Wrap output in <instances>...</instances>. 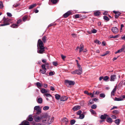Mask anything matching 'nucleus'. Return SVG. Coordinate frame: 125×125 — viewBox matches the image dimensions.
I'll list each match as a JSON object with an SVG mask.
<instances>
[{
  "instance_id": "nucleus-44",
  "label": "nucleus",
  "mask_w": 125,
  "mask_h": 125,
  "mask_svg": "<svg viewBox=\"0 0 125 125\" xmlns=\"http://www.w3.org/2000/svg\"><path fill=\"white\" fill-rule=\"evenodd\" d=\"M94 42L98 44H100L101 43V42H100V41L97 40H95V41H94Z\"/></svg>"
},
{
  "instance_id": "nucleus-28",
  "label": "nucleus",
  "mask_w": 125,
  "mask_h": 125,
  "mask_svg": "<svg viewBox=\"0 0 125 125\" xmlns=\"http://www.w3.org/2000/svg\"><path fill=\"white\" fill-rule=\"evenodd\" d=\"M36 6V4H34L32 5L29 6V9H31L33 8V7H34Z\"/></svg>"
},
{
  "instance_id": "nucleus-60",
  "label": "nucleus",
  "mask_w": 125,
  "mask_h": 125,
  "mask_svg": "<svg viewBox=\"0 0 125 125\" xmlns=\"http://www.w3.org/2000/svg\"><path fill=\"white\" fill-rule=\"evenodd\" d=\"M79 14H76L75 15L74 17L75 18H79Z\"/></svg>"
},
{
  "instance_id": "nucleus-18",
  "label": "nucleus",
  "mask_w": 125,
  "mask_h": 125,
  "mask_svg": "<svg viewBox=\"0 0 125 125\" xmlns=\"http://www.w3.org/2000/svg\"><path fill=\"white\" fill-rule=\"evenodd\" d=\"M37 102L39 104H41L42 102V98H38L37 100Z\"/></svg>"
},
{
  "instance_id": "nucleus-42",
  "label": "nucleus",
  "mask_w": 125,
  "mask_h": 125,
  "mask_svg": "<svg viewBox=\"0 0 125 125\" xmlns=\"http://www.w3.org/2000/svg\"><path fill=\"white\" fill-rule=\"evenodd\" d=\"M44 95L46 97H52V96L50 94H44Z\"/></svg>"
},
{
  "instance_id": "nucleus-12",
  "label": "nucleus",
  "mask_w": 125,
  "mask_h": 125,
  "mask_svg": "<svg viewBox=\"0 0 125 125\" xmlns=\"http://www.w3.org/2000/svg\"><path fill=\"white\" fill-rule=\"evenodd\" d=\"M27 120L31 122L33 121V119L31 115H29L27 118Z\"/></svg>"
},
{
  "instance_id": "nucleus-8",
  "label": "nucleus",
  "mask_w": 125,
  "mask_h": 125,
  "mask_svg": "<svg viewBox=\"0 0 125 125\" xmlns=\"http://www.w3.org/2000/svg\"><path fill=\"white\" fill-rule=\"evenodd\" d=\"M108 115L107 114H104L103 115H102L100 117V118L102 120H104L107 117H108Z\"/></svg>"
},
{
  "instance_id": "nucleus-25",
  "label": "nucleus",
  "mask_w": 125,
  "mask_h": 125,
  "mask_svg": "<svg viewBox=\"0 0 125 125\" xmlns=\"http://www.w3.org/2000/svg\"><path fill=\"white\" fill-rule=\"evenodd\" d=\"M125 48V46L124 45L120 49L118 50V52L119 51V53L122 52Z\"/></svg>"
},
{
  "instance_id": "nucleus-10",
  "label": "nucleus",
  "mask_w": 125,
  "mask_h": 125,
  "mask_svg": "<svg viewBox=\"0 0 125 125\" xmlns=\"http://www.w3.org/2000/svg\"><path fill=\"white\" fill-rule=\"evenodd\" d=\"M71 13V12L68 11L63 14V17L65 18H67L70 14Z\"/></svg>"
},
{
  "instance_id": "nucleus-14",
  "label": "nucleus",
  "mask_w": 125,
  "mask_h": 125,
  "mask_svg": "<svg viewBox=\"0 0 125 125\" xmlns=\"http://www.w3.org/2000/svg\"><path fill=\"white\" fill-rule=\"evenodd\" d=\"M101 13L99 10H97L94 13V15L96 16H98L100 15Z\"/></svg>"
},
{
  "instance_id": "nucleus-22",
  "label": "nucleus",
  "mask_w": 125,
  "mask_h": 125,
  "mask_svg": "<svg viewBox=\"0 0 125 125\" xmlns=\"http://www.w3.org/2000/svg\"><path fill=\"white\" fill-rule=\"evenodd\" d=\"M80 47L79 48V52H81L82 51H83V45L82 44H81L80 45Z\"/></svg>"
},
{
  "instance_id": "nucleus-43",
  "label": "nucleus",
  "mask_w": 125,
  "mask_h": 125,
  "mask_svg": "<svg viewBox=\"0 0 125 125\" xmlns=\"http://www.w3.org/2000/svg\"><path fill=\"white\" fill-rule=\"evenodd\" d=\"M102 79H103V80L105 82H107L109 81V79H99V80L100 81H101Z\"/></svg>"
},
{
  "instance_id": "nucleus-27",
  "label": "nucleus",
  "mask_w": 125,
  "mask_h": 125,
  "mask_svg": "<svg viewBox=\"0 0 125 125\" xmlns=\"http://www.w3.org/2000/svg\"><path fill=\"white\" fill-rule=\"evenodd\" d=\"M36 85L37 87L39 88V87H41L42 86V84L39 82H37L36 83Z\"/></svg>"
},
{
  "instance_id": "nucleus-11",
  "label": "nucleus",
  "mask_w": 125,
  "mask_h": 125,
  "mask_svg": "<svg viewBox=\"0 0 125 125\" xmlns=\"http://www.w3.org/2000/svg\"><path fill=\"white\" fill-rule=\"evenodd\" d=\"M80 109V106H74L73 108V109L74 111H76L79 110Z\"/></svg>"
},
{
  "instance_id": "nucleus-3",
  "label": "nucleus",
  "mask_w": 125,
  "mask_h": 125,
  "mask_svg": "<svg viewBox=\"0 0 125 125\" xmlns=\"http://www.w3.org/2000/svg\"><path fill=\"white\" fill-rule=\"evenodd\" d=\"M64 82L66 85L68 87H70L71 86L75 84L74 81L68 80H65Z\"/></svg>"
},
{
  "instance_id": "nucleus-9",
  "label": "nucleus",
  "mask_w": 125,
  "mask_h": 125,
  "mask_svg": "<svg viewBox=\"0 0 125 125\" xmlns=\"http://www.w3.org/2000/svg\"><path fill=\"white\" fill-rule=\"evenodd\" d=\"M68 98L65 96H63L61 97L60 98V100L61 101H64L67 100Z\"/></svg>"
},
{
  "instance_id": "nucleus-64",
  "label": "nucleus",
  "mask_w": 125,
  "mask_h": 125,
  "mask_svg": "<svg viewBox=\"0 0 125 125\" xmlns=\"http://www.w3.org/2000/svg\"><path fill=\"white\" fill-rule=\"evenodd\" d=\"M33 125H42V123H38L35 124Z\"/></svg>"
},
{
  "instance_id": "nucleus-29",
  "label": "nucleus",
  "mask_w": 125,
  "mask_h": 125,
  "mask_svg": "<svg viewBox=\"0 0 125 125\" xmlns=\"http://www.w3.org/2000/svg\"><path fill=\"white\" fill-rule=\"evenodd\" d=\"M41 91V92L43 94L46 93L47 92V90L44 88H43L42 89Z\"/></svg>"
},
{
  "instance_id": "nucleus-16",
  "label": "nucleus",
  "mask_w": 125,
  "mask_h": 125,
  "mask_svg": "<svg viewBox=\"0 0 125 125\" xmlns=\"http://www.w3.org/2000/svg\"><path fill=\"white\" fill-rule=\"evenodd\" d=\"M62 120L63 122L65 123L66 124H67L68 121V119L65 117L63 118Z\"/></svg>"
},
{
  "instance_id": "nucleus-41",
  "label": "nucleus",
  "mask_w": 125,
  "mask_h": 125,
  "mask_svg": "<svg viewBox=\"0 0 125 125\" xmlns=\"http://www.w3.org/2000/svg\"><path fill=\"white\" fill-rule=\"evenodd\" d=\"M46 70H42L41 69L40 70V71L41 72V73H42V74H44L46 72Z\"/></svg>"
},
{
  "instance_id": "nucleus-40",
  "label": "nucleus",
  "mask_w": 125,
  "mask_h": 125,
  "mask_svg": "<svg viewBox=\"0 0 125 125\" xmlns=\"http://www.w3.org/2000/svg\"><path fill=\"white\" fill-rule=\"evenodd\" d=\"M96 107L97 106L95 104H94L91 106V108L92 109H95L96 108Z\"/></svg>"
},
{
  "instance_id": "nucleus-58",
  "label": "nucleus",
  "mask_w": 125,
  "mask_h": 125,
  "mask_svg": "<svg viewBox=\"0 0 125 125\" xmlns=\"http://www.w3.org/2000/svg\"><path fill=\"white\" fill-rule=\"evenodd\" d=\"M50 89L51 90L54 91L55 90V89L54 87L51 86L50 87Z\"/></svg>"
},
{
  "instance_id": "nucleus-34",
  "label": "nucleus",
  "mask_w": 125,
  "mask_h": 125,
  "mask_svg": "<svg viewBox=\"0 0 125 125\" xmlns=\"http://www.w3.org/2000/svg\"><path fill=\"white\" fill-rule=\"evenodd\" d=\"M99 96L101 97L104 98L105 97V95L104 94L101 93L100 94Z\"/></svg>"
},
{
  "instance_id": "nucleus-62",
  "label": "nucleus",
  "mask_w": 125,
  "mask_h": 125,
  "mask_svg": "<svg viewBox=\"0 0 125 125\" xmlns=\"http://www.w3.org/2000/svg\"><path fill=\"white\" fill-rule=\"evenodd\" d=\"M42 62L43 63H45L46 62H47V60L46 59H42Z\"/></svg>"
},
{
  "instance_id": "nucleus-19",
  "label": "nucleus",
  "mask_w": 125,
  "mask_h": 125,
  "mask_svg": "<svg viewBox=\"0 0 125 125\" xmlns=\"http://www.w3.org/2000/svg\"><path fill=\"white\" fill-rule=\"evenodd\" d=\"M116 86L115 87V88H114V89L112 91L111 94V95H114L115 94V92L116 91Z\"/></svg>"
},
{
  "instance_id": "nucleus-35",
  "label": "nucleus",
  "mask_w": 125,
  "mask_h": 125,
  "mask_svg": "<svg viewBox=\"0 0 125 125\" xmlns=\"http://www.w3.org/2000/svg\"><path fill=\"white\" fill-rule=\"evenodd\" d=\"M3 3L1 1H0V8L2 9L3 8Z\"/></svg>"
},
{
  "instance_id": "nucleus-7",
  "label": "nucleus",
  "mask_w": 125,
  "mask_h": 125,
  "mask_svg": "<svg viewBox=\"0 0 125 125\" xmlns=\"http://www.w3.org/2000/svg\"><path fill=\"white\" fill-rule=\"evenodd\" d=\"M112 31L115 34L117 33L118 31V29L116 27H112L111 29Z\"/></svg>"
},
{
  "instance_id": "nucleus-4",
  "label": "nucleus",
  "mask_w": 125,
  "mask_h": 125,
  "mask_svg": "<svg viewBox=\"0 0 125 125\" xmlns=\"http://www.w3.org/2000/svg\"><path fill=\"white\" fill-rule=\"evenodd\" d=\"M34 112L37 115H39L41 113V109L39 106H35L34 108Z\"/></svg>"
},
{
  "instance_id": "nucleus-32",
  "label": "nucleus",
  "mask_w": 125,
  "mask_h": 125,
  "mask_svg": "<svg viewBox=\"0 0 125 125\" xmlns=\"http://www.w3.org/2000/svg\"><path fill=\"white\" fill-rule=\"evenodd\" d=\"M84 115L83 114H81L79 115V118L81 119H82L84 118Z\"/></svg>"
},
{
  "instance_id": "nucleus-59",
  "label": "nucleus",
  "mask_w": 125,
  "mask_h": 125,
  "mask_svg": "<svg viewBox=\"0 0 125 125\" xmlns=\"http://www.w3.org/2000/svg\"><path fill=\"white\" fill-rule=\"evenodd\" d=\"M7 14L8 16L10 17H11L12 16L11 14L9 12H7Z\"/></svg>"
},
{
  "instance_id": "nucleus-15",
  "label": "nucleus",
  "mask_w": 125,
  "mask_h": 125,
  "mask_svg": "<svg viewBox=\"0 0 125 125\" xmlns=\"http://www.w3.org/2000/svg\"><path fill=\"white\" fill-rule=\"evenodd\" d=\"M106 121L108 123H111L113 122V120L110 117H107L106 119Z\"/></svg>"
},
{
  "instance_id": "nucleus-26",
  "label": "nucleus",
  "mask_w": 125,
  "mask_h": 125,
  "mask_svg": "<svg viewBox=\"0 0 125 125\" xmlns=\"http://www.w3.org/2000/svg\"><path fill=\"white\" fill-rule=\"evenodd\" d=\"M55 97L56 99L57 100H59V99H60L61 96L59 94H56L55 95Z\"/></svg>"
},
{
  "instance_id": "nucleus-21",
  "label": "nucleus",
  "mask_w": 125,
  "mask_h": 125,
  "mask_svg": "<svg viewBox=\"0 0 125 125\" xmlns=\"http://www.w3.org/2000/svg\"><path fill=\"white\" fill-rule=\"evenodd\" d=\"M121 120L119 119H117L115 120L114 122L117 125H118L120 124Z\"/></svg>"
},
{
  "instance_id": "nucleus-54",
  "label": "nucleus",
  "mask_w": 125,
  "mask_h": 125,
  "mask_svg": "<svg viewBox=\"0 0 125 125\" xmlns=\"http://www.w3.org/2000/svg\"><path fill=\"white\" fill-rule=\"evenodd\" d=\"M120 83L122 85H125V80L124 81H121L120 82Z\"/></svg>"
},
{
  "instance_id": "nucleus-56",
  "label": "nucleus",
  "mask_w": 125,
  "mask_h": 125,
  "mask_svg": "<svg viewBox=\"0 0 125 125\" xmlns=\"http://www.w3.org/2000/svg\"><path fill=\"white\" fill-rule=\"evenodd\" d=\"M111 117L113 119H116L117 118L116 116L115 115H112Z\"/></svg>"
},
{
  "instance_id": "nucleus-31",
  "label": "nucleus",
  "mask_w": 125,
  "mask_h": 125,
  "mask_svg": "<svg viewBox=\"0 0 125 125\" xmlns=\"http://www.w3.org/2000/svg\"><path fill=\"white\" fill-rule=\"evenodd\" d=\"M76 121L74 119H72L70 121V124L71 125H73L75 123Z\"/></svg>"
},
{
  "instance_id": "nucleus-51",
  "label": "nucleus",
  "mask_w": 125,
  "mask_h": 125,
  "mask_svg": "<svg viewBox=\"0 0 125 125\" xmlns=\"http://www.w3.org/2000/svg\"><path fill=\"white\" fill-rule=\"evenodd\" d=\"M118 111L116 110H115L113 111V113L114 114H118Z\"/></svg>"
},
{
  "instance_id": "nucleus-36",
  "label": "nucleus",
  "mask_w": 125,
  "mask_h": 125,
  "mask_svg": "<svg viewBox=\"0 0 125 125\" xmlns=\"http://www.w3.org/2000/svg\"><path fill=\"white\" fill-rule=\"evenodd\" d=\"M56 25V24L55 23V22L51 23L48 25V27H50L53 26H55V25Z\"/></svg>"
},
{
  "instance_id": "nucleus-57",
  "label": "nucleus",
  "mask_w": 125,
  "mask_h": 125,
  "mask_svg": "<svg viewBox=\"0 0 125 125\" xmlns=\"http://www.w3.org/2000/svg\"><path fill=\"white\" fill-rule=\"evenodd\" d=\"M20 4H17L16 5H13V6L15 7H16L20 6Z\"/></svg>"
},
{
  "instance_id": "nucleus-13",
  "label": "nucleus",
  "mask_w": 125,
  "mask_h": 125,
  "mask_svg": "<svg viewBox=\"0 0 125 125\" xmlns=\"http://www.w3.org/2000/svg\"><path fill=\"white\" fill-rule=\"evenodd\" d=\"M123 98L122 96H121L119 98L115 97L114 99V100L115 101H122L123 99Z\"/></svg>"
},
{
  "instance_id": "nucleus-30",
  "label": "nucleus",
  "mask_w": 125,
  "mask_h": 125,
  "mask_svg": "<svg viewBox=\"0 0 125 125\" xmlns=\"http://www.w3.org/2000/svg\"><path fill=\"white\" fill-rule=\"evenodd\" d=\"M23 125H30L29 123L27 121H23Z\"/></svg>"
},
{
  "instance_id": "nucleus-5",
  "label": "nucleus",
  "mask_w": 125,
  "mask_h": 125,
  "mask_svg": "<svg viewBox=\"0 0 125 125\" xmlns=\"http://www.w3.org/2000/svg\"><path fill=\"white\" fill-rule=\"evenodd\" d=\"M43 117V114L41 115L40 116H34V120L35 121L37 122H39L41 121Z\"/></svg>"
},
{
  "instance_id": "nucleus-23",
  "label": "nucleus",
  "mask_w": 125,
  "mask_h": 125,
  "mask_svg": "<svg viewBox=\"0 0 125 125\" xmlns=\"http://www.w3.org/2000/svg\"><path fill=\"white\" fill-rule=\"evenodd\" d=\"M121 14V13L119 12L117 13L115 15V18L116 19Z\"/></svg>"
},
{
  "instance_id": "nucleus-46",
  "label": "nucleus",
  "mask_w": 125,
  "mask_h": 125,
  "mask_svg": "<svg viewBox=\"0 0 125 125\" xmlns=\"http://www.w3.org/2000/svg\"><path fill=\"white\" fill-rule=\"evenodd\" d=\"M90 111L92 114H96V112L94 111L92 109H91L90 110Z\"/></svg>"
},
{
  "instance_id": "nucleus-48",
  "label": "nucleus",
  "mask_w": 125,
  "mask_h": 125,
  "mask_svg": "<svg viewBox=\"0 0 125 125\" xmlns=\"http://www.w3.org/2000/svg\"><path fill=\"white\" fill-rule=\"evenodd\" d=\"M49 74L50 76H52L54 74V72L51 71L49 73Z\"/></svg>"
},
{
  "instance_id": "nucleus-55",
  "label": "nucleus",
  "mask_w": 125,
  "mask_h": 125,
  "mask_svg": "<svg viewBox=\"0 0 125 125\" xmlns=\"http://www.w3.org/2000/svg\"><path fill=\"white\" fill-rule=\"evenodd\" d=\"M52 64L53 65L55 66H57L58 64V63L57 62H52Z\"/></svg>"
},
{
  "instance_id": "nucleus-50",
  "label": "nucleus",
  "mask_w": 125,
  "mask_h": 125,
  "mask_svg": "<svg viewBox=\"0 0 125 125\" xmlns=\"http://www.w3.org/2000/svg\"><path fill=\"white\" fill-rule=\"evenodd\" d=\"M45 66L44 64H43L42 65V67L43 70H46V68L45 67Z\"/></svg>"
},
{
  "instance_id": "nucleus-63",
  "label": "nucleus",
  "mask_w": 125,
  "mask_h": 125,
  "mask_svg": "<svg viewBox=\"0 0 125 125\" xmlns=\"http://www.w3.org/2000/svg\"><path fill=\"white\" fill-rule=\"evenodd\" d=\"M45 66L47 67H49V63L47 62L46 63L44 64Z\"/></svg>"
},
{
  "instance_id": "nucleus-49",
  "label": "nucleus",
  "mask_w": 125,
  "mask_h": 125,
  "mask_svg": "<svg viewBox=\"0 0 125 125\" xmlns=\"http://www.w3.org/2000/svg\"><path fill=\"white\" fill-rule=\"evenodd\" d=\"M82 111L81 110H79L77 113V114L78 115H80L81 114Z\"/></svg>"
},
{
  "instance_id": "nucleus-1",
  "label": "nucleus",
  "mask_w": 125,
  "mask_h": 125,
  "mask_svg": "<svg viewBox=\"0 0 125 125\" xmlns=\"http://www.w3.org/2000/svg\"><path fill=\"white\" fill-rule=\"evenodd\" d=\"M54 120V117H51L46 114H43V117L41 121L42 125H48L51 124Z\"/></svg>"
},
{
  "instance_id": "nucleus-17",
  "label": "nucleus",
  "mask_w": 125,
  "mask_h": 125,
  "mask_svg": "<svg viewBox=\"0 0 125 125\" xmlns=\"http://www.w3.org/2000/svg\"><path fill=\"white\" fill-rule=\"evenodd\" d=\"M78 70H79V74H80L81 73H82V69L81 67L79 64H78Z\"/></svg>"
},
{
  "instance_id": "nucleus-37",
  "label": "nucleus",
  "mask_w": 125,
  "mask_h": 125,
  "mask_svg": "<svg viewBox=\"0 0 125 125\" xmlns=\"http://www.w3.org/2000/svg\"><path fill=\"white\" fill-rule=\"evenodd\" d=\"M118 37V36L117 35H116L115 36H113V35H110L109 36V38H117Z\"/></svg>"
},
{
  "instance_id": "nucleus-53",
  "label": "nucleus",
  "mask_w": 125,
  "mask_h": 125,
  "mask_svg": "<svg viewBox=\"0 0 125 125\" xmlns=\"http://www.w3.org/2000/svg\"><path fill=\"white\" fill-rule=\"evenodd\" d=\"M22 21V20L21 19H19L17 21V24L18 25Z\"/></svg>"
},
{
  "instance_id": "nucleus-47",
  "label": "nucleus",
  "mask_w": 125,
  "mask_h": 125,
  "mask_svg": "<svg viewBox=\"0 0 125 125\" xmlns=\"http://www.w3.org/2000/svg\"><path fill=\"white\" fill-rule=\"evenodd\" d=\"M77 71V70H76L74 71H72L71 72V73L72 74H76V73H76Z\"/></svg>"
},
{
  "instance_id": "nucleus-20",
  "label": "nucleus",
  "mask_w": 125,
  "mask_h": 125,
  "mask_svg": "<svg viewBox=\"0 0 125 125\" xmlns=\"http://www.w3.org/2000/svg\"><path fill=\"white\" fill-rule=\"evenodd\" d=\"M19 26V25L16 24H14L11 25L10 26L13 28H18Z\"/></svg>"
},
{
  "instance_id": "nucleus-61",
  "label": "nucleus",
  "mask_w": 125,
  "mask_h": 125,
  "mask_svg": "<svg viewBox=\"0 0 125 125\" xmlns=\"http://www.w3.org/2000/svg\"><path fill=\"white\" fill-rule=\"evenodd\" d=\"M93 100H90L89 101V103L91 104H92L94 103Z\"/></svg>"
},
{
  "instance_id": "nucleus-6",
  "label": "nucleus",
  "mask_w": 125,
  "mask_h": 125,
  "mask_svg": "<svg viewBox=\"0 0 125 125\" xmlns=\"http://www.w3.org/2000/svg\"><path fill=\"white\" fill-rule=\"evenodd\" d=\"M4 20L3 23L1 24L0 26H4L9 24V22L10 20L8 18H5L4 17L3 18Z\"/></svg>"
},
{
  "instance_id": "nucleus-2",
  "label": "nucleus",
  "mask_w": 125,
  "mask_h": 125,
  "mask_svg": "<svg viewBox=\"0 0 125 125\" xmlns=\"http://www.w3.org/2000/svg\"><path fill=\"white\" fill-rule=\"evenodd\" d=\"M37 52L40 54L43 53L45 51V47L44 46L43 42L39 39L37 43Z\"/></svg>"
},
{
  "instance_id": "nucleus-45",
  "label": "nucleus",
  "mask_w": 125,
  "mask_h": 125,
  "mask_svg": "<svg viewBox=\"0 0 125 125\" xmlns=\"http://www.w3.org/2000/svg\"><path fill=\"white\" fill-rule=\"evenodd\" d=\"M49 108V107L48 106H45L43 108V109L44 110H47Z\"/></svg>"
},
{
  "instance_id": "nucleus-38",
  "label": "nucleus",
  "mask_w": 125,
  "mask_h": 125,
  "mask_svg": "<svg viewBox=\"0 0 125 125\" xmlns=\"http://www.w3.org/2000/svg\"><path fill=\"white\" fill-rule=\"evenodd\" d=\"M103 18L104 20L106 21H108L109 20V18L106 16H104Z\"/></svg>"
},
{
  "instance_id": "nucleus-33",
  "label": "nucleus",
  "mask_w": 125,
  "mask_h": 125,
  "mask_svg": "<svg viewBox=\"0 0 125 125\" xmlns=\"http://www.w3.org/2000/svg\"><path fill=\"white\" fill-rule=\"evenodd\" d=\"M28 18V16L27 15H26L22 18V20L23 21H25L26 20H27Z\"/></svg>"
},
{
  "instance_id": "nucleus-52",
  "label": "nucleus",
  "mask_w": 125,
  "mask_h": 125,
  "mask_svg": "<svg viewBox=\"0 0 125 125\" xmlns=\"http://www.w3.org/2000/svg\"><path fill=\"white\" fill-rule=\"evenodd\" d=\"M92 33H94L96 32L97 30L94 29L93 30L91 31Z\"/></svg>"
},
{
  "instance_id": "nucleus-39",
  "label": "nucleus",
  "mask_w": 125,
  "mask_h": 125,
  "mask_svg": "<svg viewBox=\"0 0 125 125\" xmlns=\"http://www.w3.org/2000/svg\"><path fill=\"white\" fill-rule=\"evenodd\" d=\"M53 4H56L58 2V0H51Z\"/></svg>"
},
{
  "instance_id": "nucleus-24",
  "label": "nucleus",
  "mask_w": 125,
  "mask_h": 125,
  "mask_svg": "<svg viewBox=\"0 0 125 125\" xmlns=\"http://www.w3.org/2000/svg\"><path fill=\"white\" fill-rule=\"evenodd\" d=\"M47 37L45 36H44L42 38V40L44 43H45L46 41Z\"/></svg>"
}]
</instances>
